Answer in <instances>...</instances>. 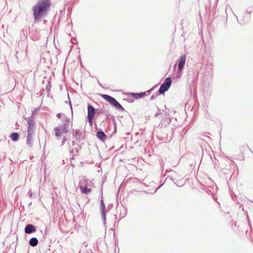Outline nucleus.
Returning <instances> with one entry per match:
<instances>
[{
    "instance_id": "nucleus-1",
    "label": "nucleus",
    "mask_w": 253,
    "mask_h": 253,
    "mask_svg": "<svg viewBox=\"0 0 253 253\" xmlns=\"http://www.w3.org/2000/svg\"><path fill=\"white\" fill-rule=\"evenodd\" d=\"M51 4L50 0H38L32 7L35 20H40L46 16L50 10Z\"/></svg>"
},
{
    "instance_id": "nucleus-2",
    "label": "nucleus",
    "mask_w": 253,
    "mask_h": 253,
    "mask_svg": "<svg viewBox=\"0 0 253 253\" xmlns=\"http://www.w3.org/2000/svg\"><path fill=\"white\" fill-rule=\"evenodd\" d=\"M70 122V119L68 117H65L63 121V123L60 126L54 127L55 135L57 140L61 139V137L63 134L67 133L69 131L68 125Z\"/></svg>"
},
{
    "instance_id": "nucleus-3",
    "label": "nucleus",
    "mask_w": 253,
    "mask_h": 253,
    "mask_svg": "<svg viewBox=\"0 0 253 253\" xmlns=\"http://www.w3.org/2000/svg\"><path fill=\"white\" fill-rule=\"evenodd\" d=\"M102 96L106 101L110 103L116 109L121 111H125L124 108L114 98L107 94H102Z\"/></svg>"
},
{
    "instance_id": "nucleus-4",
    "label": "nucleus",
    "mask_w": 253,
    "mask_h": 253,
    "mask_svg": "<svg viewBox=\"0 0 253 253\" xmlns=\"http://www.w3.org/2000/svg\"><path fill=\"white\" fill-rule=\"evenodd\" d=\"M171 84V80L170 77L167 78L164 82L161 85L159 89V92L160 94L164 93L170 87Z\"/></svg>"
},
{
    "instance_id": "nucleus-5",
    "label": "nucleus",
    "mask_w": 253,
    "mask_h": 253,
    "mask_svg": "<svg viewBox=\"0 0 253 253\" xmlns=\"http://www.w3.org/2000/svg\"><path fill=\"white\" fill-rule=\"evenodd\" d=\"M186 58V55L184 54V55H183L181 56H180V57L179 59L178 70H177V77L178 78H180L182 74V70L183 69V67L185 64Z\"/></svg>"
},
{
    "instance_id": "nucleus-6",
    "label": "nucleus",
    "mask_w": 253,
    "mask_h": 253,
    "mask_svg": "<svg viewBox=\"0 0 253 253\" xmlns=\"http://www.w3.org/2000/svg\"><path fill=\"white\" fill-rule=\"evenodd\" d=\"M170 119L169 118L168 115H166V117H164L160 124L158 125V127L160 128H165L167 126H168L170 123Z\"/></svg>"
},
{
    "instance_id": "nucleus-7",
    "label": "nucleus",
    "mask_w": 253,
    "mask_h": 253,
    "mask_svg": "<svg viewBox=\"0 0 253 253\" xmlns=\"http://www.w3.org/2000/svg\"><path fill=\"white\" fill-rule=\"evenodd\" d=\"M33 116V114H32V116L27 119L28 125V131H34L35 123Z\"/></svg>"
},
{
    "instance_id": "nucleus-8",
    "label": "nucleus",
    "mask_w": 253,
    "mask_h": 253,
    "mask_svg": "<svg viewBox=\"0 0 253 253\" xmlns=\"http://www.w3.org/2000/svg\"><path fill=\"white\" fill-rule=\"evenodd\" d=\"M36 231V227L33 224H29L25 228V232L27 234H31Z\"/></svg>"
},
{
    "instance_id": "nucleus-9",
    "label": "nucleus",
    "mask_w": 253,
    "mask_h": 253,
    "mask_svg": "<svg viewBox=\"0 0 253 253\" xmlns=\"http://www.w3.org/2000/svg\"><path fill=\"white\" fill-rule=\"evenodd\" d=\"M34 131H28V135L27 136L26 144L30 147H32L33 144V134Z\"/></svg>"
},
{
    "instance_id": "nucleus-10",
    "label": "nucleus",
    "mask_w": 253,
    "mask_h": 253,
    "mask_svg": "<svg viewBox=\"0 0 253 253\" xmlns=\"http://www.w3.org/2000/svg\"><path fill=\"white\" fill-rule=\"evenodd\" d=\"M82 135V132L80 130H73V136L76 138V140L80 141L81 139Z\"/></svg>"
},
{
    "instance_id": "nucleus-11",
    "label": "nucleus",
    "mask_w": 253,
    "mask_h": 253,
    "mask_svg": "<svg viewBox=\"0 0 253 253\" xmlns=\"http://www.w3.org/2000/svg\"><path fill=\"white\" fill-rule=\"evenodd\" d=\"M101 212V217L103 219V224L104 225L106 224V206H103L101 207H100Z\"/></svg>"
},
{
    "instance_id": "nucleus-12",
    "label": "nucleus",
    "mask_w": 253,
    "mask_h": 253,
    "mask_svg": "<svg viewBox=\"0 0 253 253\" xmlns=\"http://www.w3.org/2000/svg\"><path fill=\"white\" fill-rule=\"evenodd\" d=\"M87 116L94 117L95 115V108L90 104L87 106Z\"/></svg>"
},
{
    "instance_id": "nucleus-13",
    "label": "nucleus",
    "mask_w": 253,
    "mask_h": 253,
    "mask_svg": "<svg viewBox=\"0 0 253 253\" xmlns=\"http://www.w3.org/2000/svg\"><path fill=\"white\" fill-rule=\"evenodd\" d=\"M96 135L97 138L102 141H104L107 138L106 134L102 130H100L99 131H98L97 132Z\"/></svg>"
},
{
    "instance_id": "nucleus-14",
    "label": "nucleus",
    "mask_w": 253,
    "mask_h": 253,
    "mask_svg": "<svg viewBox=\"0 0 253 253\" xmlns=\"http://www.w3.org/2000/svg\"><path fill=\"white\" fill-rule=\"evenodd\" d=\"M80 189H81V192L84 194H88L91 190L89 188H88L86 186H83L82 185H81L80 186Z\"/></svg>"
},
{
    "instance_id": "nucleus-15",
    "label": "nucleus",
    "mask_w": 253,
    "mask_h": 253,
    "mask_svg": "<svg viewBox=\"0 0 253 253\" xmlns=\"http://www.w3.org/2000/svg\"><path fill=\"white\" fill-rule=\"evenodd\" d=\"M38 244V240L37 238L33 237L29 240V244L32 247L36 246Z\"/></svg>"
},
{
    "instance_id": "nucleus-16",
    "label": "nucleus",
    "mask_w": 253,
    "mask_h": 253,
    "mask_svg": "<svg viewBox=\"0 0 253 253\" xmlns=\"http://www.w3.org/2000/svg\"><path fill=\"white\" fill-rule=\"evenodd\" d=\"M19 134L17 132L12 133L11 134V136H10L11 140H13V141H17L19 139Z\"/></svg>"
},
{
    "instance_id": "nucleus-17",
    "label": "nucleus",
    "mask_w": 253,
    "mask_h": 253,
    "mask_svg": "<svg viewBox=\"0 0 253 253\" xmlns=\"http://www.w3.org/2000/svg\"><path fill=\"white\" fill-rule=\"evenodd\" d=\"M132 94L133 97H135L136 99H139L141 97H143L145 94V92L135 93H133Z\"/></svg>"
},
{
    "instance_id": "nucleus-18",
    "label": "nucleus",
    "mask_w": 253,
    "mask_h": 253,
    "mask_svg": "<svg viewBox=\"0 0 253 253\" xmlns=\"http://www.w3.org/2000/svg\"><path fill=\"white\" fill-rule=\"evenodd\" d=\"M105 206L103 200V194L102 191H101V200H100V207Z\"/></svg>"
},
{
    "instance_id": "nucleus-19",
    "label": "nucleus",
    "mask_w": 253,
    "mask_h": 253,
    "mask_svg": "<svg viewBox=\"0 0 253 253\" xmlns=\"http://www.w3.org/2000/svg\"><path fill=\"white\" fill-rule=\"evenodd\" d=\"M67 138L66 136H63V137L62 138V142L61 143V146H63L65 143L66 142V141H67Z\"/></svg>"
},
{
    "instance_id": "nucleus-20",
    "label": "nucleus",
    "mask_w": 253,
    "mask_h": 253,
    "mask_svg": "<svg viewBox=\"0 0 253 253\" xmlns=\"http://www.w3.org/2000/svg\"><path fill=\"white\" fill-rule=\"evenodd\" d=\"M93 117L87 116V119L90 125H92Z\"/></svg>"
},
{
    "instance_id": "nucleus-21",
    "label": "nucleus",
    "mask_w": 253,
    "mask_h": 253,
    "mask_svg": "<svg viewBox=\"0 0 253 253\" xmlns=\"http://www.w3.org/2000/svg\"><path fill=\"white\" fill-rule=\"evenodd\" d=\"M29 193V197H30V198H32V197H33V194H32V193L31 191H30L29 192V193Z\"/></svg>"
},
{
    "instance_id": "nucleus-22",
    "label": "nucleus",
    "mask_w": 253,
    "mask_h": 253,
    "mask_svg": "<svg viewBox=\"0 0 253 253\" xmlns=\"http://www.w3.org/2000/svg\"><path fill=\"white\" fill-rule=\"evenodd\" d=\"M56 116L58 118L60 119L61 117V113H57Z\"/></svg>"
},
{
    "instance_id": "nucleus-23",
    "label": "nucleus",
    "mask_w": 253,
    "mask_h": 253,
    "mask_svg": "<svg viewBox=\"0 0 253 253\" xmlns=\"http://www.w3.org/2000/svg\"><path fill=\"white\" fill-rule=\"evenodd\" d=\"M155 97H156V96H155V95H152L151 96V97H150V99H151V100H152L154 99L155 98Z\"/></svg>"
},
{
    "instance_id": "nucleus-24",
    "label": "nucleus",
    "mask_w": 253,
    "mask_h": 253,
    "mask_svg": "<svg viewBox=\"0 0 253 253\" xmlns=\"http://www.w3.org/2000/svg\"><path fill=\"white\" fill-rule=\"evenodd\" d=\"M113 124H114V125H115V126H116V123L115 120H113ZM115 129H116V126H115Z\"/></svg>"
},
{
    "instance_id": "nucleus-25",
    "label": "nucleus",
    "mask_w": 253,
    "mask_h": 253,
    "mask_svg": "<svg viewBox=\"0 0 253 253\" xmlns=\"http://www.w3.org/2000/svg\"><path fill=\"white\" fill-rule=\"evenodd\" d=\"M159 114H160V113H157L155 115V116L157 117Z\"/></svg>"
},
{
    "instance_id": "nucleus-26",
    "label": "nucleus",
    "mask_w": 253,
    "mask_h": 253,
    "mask_svg": "<svg viewBox=\"0 0 253 253\" xmlns=\"http://www.w3.org/2000/svg\"><path fill=\"white\" fill-rule=\"evenodd\" d=\"M69 103H70V105L71 108L72 109V105H71V103L70 101H69Z\"/></svg>"
},
{
    "instance_id": "nucleus-27",
    "label": "nucleus",
    "mask_w": 253,
    "mask_h": 253,
    "mask_svg": "<svg viewBox=\"0 0 253 253\" xmlns=\"http://www.w3.org/2000/svg\"><path fill=\"white\" fill-rule=\"evenodd\" d=\"M75 143V141H72V145H74Z\"/></svg>"
}]
</instances>
